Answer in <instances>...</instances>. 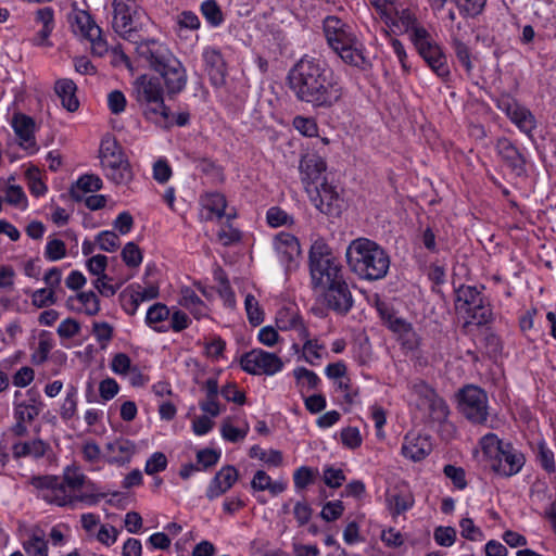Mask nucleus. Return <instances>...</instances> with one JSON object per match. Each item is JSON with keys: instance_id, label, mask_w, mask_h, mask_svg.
<instances>
[{"instance_id": "nucleus-4", "label": "nucleus", "mask_w": 556, "mask_h": 556, "mask_svg": "<svg viewBox=\"0 0 556 556\" xmlns=\"http://www.w3.org/2000/svg\"><path fill=\"white\" fill-rule=\"evenodd\" d=\"M323 30L328 47L345 64L363 71L370 67V61L364 54L363 43L349 23L338 16L329 15L323 22Z\"/></svg>"}, {"instance_id": "nucleus-51", "label": "nucleus", "mask_w": 556, "mask_h": 556, "mask_svg": "<svg viewBox=\"0 0 556 556\" xmlns=\"http://www.w3.org/2000/svg\"><path fill=\"white\" fill-rule=\"evenodd\" d=\"M293 376L296 379L298 384L301 388H306L307 391L315 390L320 379L319 377L312 370L305 367H298L293 370Z\"/></svg>"}, {"instance_id": "nucleus-13", "label": "nucleus", "mask_w": 556, "mask_h": 556, "mask_svg": "<svg viewBox=\"0 0 556 556\" xmlns=\"http://www.w3.org/2000/svg\"><path fill=\"white\" fill-rule=\"evenodd\" d=\"M307 195L312 204L321 214L330 217H338L343 211L344 200L338 190V187L328 180L317 187L311 188Z\"/></svg>"}, {"instance_id": "nucleus-1", "label": "nucleus", "mask_w": 556, "mask_h": 556, "mask_svg": "<svg viewBox=\"0 0 556 556\" xmlns=\"http://www.w3.org/2000/svg\"><path fill=\"white\" fill-rule=\"evenodd\" d=\"M287 79L295 98L314 109H331L344 94L333 71L323 61L307 55L291 67Z\"/></svg>"}, {"instance_id": "nucleus-26", "label": "nucleus", "mask_w": 556, "mask_h": 556, "mask_svg": "<svg viewBox=\"0 0 556 556\" xmlns=\"http://www.w3.org/2000/svg\"><path fill=\"white\" fill-rule=\"evenodd\" d=\"M388 27H390L393 31L400 33H408L409 39L413 42V37L416 29L425 28L417 22L415 14L407 9L402 11H396L394 8L392 10V17L389 22H384Z\"/></svg>"}, {"instance_id": "nucleus-43", "label": "nucleus", "mask_w": 556, "mask_h": 556, "mask_svg": "<svg viewBox=\"0 0 556 556\" xmlns=\"http://www.w3.org/2000/svg\"><path fill=\"white\" fill-rule=\"evenodd\" d=\"M76 494L88 483L87 477L74 465L66 466L60 477Z\"/></svg>"}, {"instance_id": "nucleus-53", "label": "nucleus", "mask_w": 556, "mask_h": 556, "mask_svg": "<svg viewBox=\"0 0 556 556\" xmlns=\"http://www.w3.org/2000/svg\"><path fill=\"white\" fill-rule=\"evenodd\" d=\"M190 323L191 320L186 313L178 308H173L170 309L169 318L167 320V324L165 325L166 332H168L169 330L174 332H180L187 329Z\"/></svg>"}, {"instance_id": "nucleus-62", "label": "nucleus", "mask_w": 556, "mask_h": 556, "mask_svg": "<svg viewBox=\"0 0 556 556\" xmlns=\"http://www.w3.org/2000/svg\"><path fill=\"white\" fill-rule=\"evenodd\" d=\"M294 128L306 137L317 136L318 126L314 118L296 116L293 119Z\"/></svg>"}, {"instance_id": "nucleus-38", "label": "nucleus", "mask_w": 556, "mask_h": 556, "mask_svg": "<svg viewBox=\"0 0 556 556\" xmlns=\"http://www.w3.org/2000/svg\"><path fill=\"white\" fill-rule=\"evenodd\" d=\"M106 450L110 454V462L114 464H124L129 462L134 452L135 445L126 439H116L106 444Z\"/></svg>"}, {"instance_id": "nucleus-17", "label": "nucleus", "mask_w": 556, "mask_h": 556, "mask_svg": "<svg viewBox=\"0 0 556 556\" xmlns=\"http://www.w3.org/2000/svg\"><path fill=\"white\" fill-rule=\"evenodd\" d=\"M40 393L37 389L30 388L25 392L16 391L13 401L14 419L33 422L43 409Z\"/></svg>"}, {"instance_id": "nucleus-60", "label": "nucleus", "mask_w": 556, "mask_h": 556, "mask_svg": "<svg viewBox=\"0 0 556 556\" xmlns=\"http://www.w3.org/2000/svg\"><path fill=\"white\" fill-rule=\"evenodd\" d=\"M244 306L248 314L249 321L257 326L263 321V312L260 308L258 301L254 295L248 294L244 300Z\"/></svg>"}, {"instance_id": "nucleus-30", "label": "nucleus", "mask_w": 556, "mask_h": 556, "mask_svg": "<svg viewBox=\"0 0 556 556\" xmlns=\"http://www.w3.org/2000/svg\"><path fill=\"white\" fill-rule=\"evenodd\" d=\"M35 22L40 28L38 29L33 41L36 46H51L49 37L54 28V11L52 8L45 7L37 10Z\"/></svg>"}, {"instance_id": "nucleus-28", "label": "nucleus", "mask_w": 556, "mask_h": 556, "mask_svg": "<svg viewBox=\"0 0 556 556\" xmlns=\"http://www.w3.org/2000/svg\"><path fill=\"white\" fill-rule=\"evenodd\" d=\"M376 308L381 319L390 330L402 336L414 334L412 324L406 319L399 317L386 302L377 299Z\"/></svg>"}, {"instance_id": "nucleus-42", "label": "nucleus", "mask_w": 556, "mask_h": 556, "mask_svg": "<svg viewBox=\"0 0 556 556\" xmlns=\"http://www.w3.org/2000/svg\"><path fill=\"white\" fill-rule=\"evenodd\" d=\"M23 548L28 556H48V542L43 532L34 531L29 539L23 542Z\"/></svg>"}, {"instance_id": "nucleus-6", "label": "nucleus", "mask_w": 556, "mask_h": 556, "mask_svg": "<svg viewBox=\"0 0 556 556\" xmlns=\"http://www.w3.org/2000/svg\"><path fill=\"white\" fill-rule=\"evenodd\" d=\"M165 85L156 76L140 75L132 83V97L144 117L154 123H165L169 108L164 102Z\"/></svg>"}, {"instance_id": "nucleus-50", "label": "nucleus", "mask_w": 556, "mask_h": 556, "mask_svg": "<svg viewBox=\"0 0 556 556\" xmlns=\"http://www.w3.org/2000/svg\"><path fill=\"white\" fill-rule=\"evenodd\" d=\"M249 429L250 428L248 424H245L242 428H237L230 422L229 419H225L220 426V433L224 440L236 443L242 441L247 437Z\"/></svg>"}, {"instance_id": "nucleus-18", "label": "nucleus", "mask_w": 556, "mask_h": 556, "mask_svg": "<svg viewBox=\"0 0 556 556\" xmlns=\"http://www.w3.org/2000/svg\"><path fill=\"white\" fill-rule=\"evenodd\" d=\"M301 181L305 192L309 193L311 188L327 181L326 170L327 164L325 160L317 154H306L300 161Z\"/></svg>"}, {"instance_id": "nucleus-44", "label": "nucleus", "mask_w": 556, "mask_h": 556, "mask_svg": "<svg viewBox=\"0 0 556 556\" xmlns=\"http://www.w3.org/2000/svg\"><path fill=\"white\" fill-rule=\"evenodd\" d=\"M465 315L467 317V323L479 326L489 324L493 316L490 305L485 304L483 300L479 305L473 306L472 309Z\"/></svg>"}, {"instance_id": "nucleus-56", "label": "nucleus", "mask_w": 556, "mask_h": 556, "mask_svg": "<svg viewBox=\"0 0 556 556\" xmlns=\"http://www.w3.org/2000/svg\"><path fill=\"white\" fill-rule=\"evenodd\" d=\"M96 242L99 244V248L105 252H114L121 245L118 235L110 230L101 231L97 236Z\"/></svg>"}, {"instance_id": "nucleus-10", "label": "nucleus", "mask_w": 556, "mask_h": 556, "mask_svg": "<svg viewBox=\"0 0 556 556\" xmlns=\"http://www.w3.org/2000/svg\"><path fill=\"white\" fill-rule=\"evenodd\" d=\"M413 45L431 71L442 80L451 75L447 59L441 46L433 39L426 28L415 30Z\"/></svg>"}, {"instance_id": "nucleus-55", "label": "nucleus", "mask_w": 556, "mask_h": 556, "mask_svg": "<svg viewBox=\"0 0 556 556\" xmlns=\"http://www.w3.org/2000/svg\"><path fill=\"white\" fill-rule=\"evenodd\" d=\"M30 298L31 304L38 308L47 307L58 302L56 293L47 288L35 290Z\"/></svg>"}, {"instance_id": "nucleus-63", "label": "nucleus", "mask_w": 556, "mask_h": 556, "mask_svg": "<svg viewBox=\"0 0 556 556\" xmlns=\"http://www.w3.org/2000/svg\"><path fill=\"white\" fill-rule=\"evenodd\" d=\"M266 219L269 226L280 227L292 223V217L280 207L274 206L267 211Z\"/></svg>"}, {"instance_id": "nucleus-20", "label": "nucleus", "mask_w": 556, "mask_h": 556, "mask_svg": "<svg viewBox=\"0 0 556 556\" xmlns=\"http://www.w3.org/2000/svg\"><path fill=\"white\" fill-rule=\"evenodd\" d=\"M414 390L420 397V404L429 410V416L433 421L441 424L447 419L450 415L448 406L432 388L426 383H419L415 384Z\"/></svg>"}, {"instance_id": "nucleus-40", "label": "nucleus", "mask_w": 556, "mask_h": 556, "mask_svg": "<svg viewBox=\"0 0 556 556\" xmlns=\"http://www.w3.org/2000/svg\"><path fill=\"white\" fill-rule=\"evenodd\" d=\"M125 294H129L131 302L137 304L156 299L160 294V289L154 283H150L144 288L140 285H130L122 292L121 296Z\"/></svg>"}, {"instance_id": "nucleus-3", "label": "nucleus", "mask_w": 556, "mask_h": 556, "mask_svg": "<svg viewBox=\"0 0 556 556\" xmlns=\"http://www.w3.org/2000/svg\"><path fill=\"white\" fill-rule=\"evenodd\" d=\"M345 258L350 270L362 280H380L390 268L386 250L367 238L352 240L346 248Z\"/></svg>"}, {"instance_id": "nucleus-36", "label": "nucleus", "mask_w": 556, "mask_h": 556, "mask_svg": "<svg viewBox=\"0 0 556 556\" xmlns=\"http://www.w3.org/2000/svg\"><path fill=\"white\" fill-rule=\"evenodd\" d=\"M170 315V308L163 303L152 304L146 314V324L156 332L165 333L167 320Z\"/></svg>"}, {"instance_id": "nucleus-15", "label": "nucleus", "mask_w": 556, "mask_h": 556, "mask_svg": "<svg viewBox=\"0 0 556 556\" xmlns=\"http://www.w3.org/2000/svg\"><path fill=\"white\" fill-rule=\"evenodd\" d=\"M496 108L504 112L520 131L530 135L536 128V119L529 109L521 105L508 93H502L496 100Z\"/></svg>"}, {"instance_id": "nucleus-33", "label": "nucleus", "mask_w": 556, "mask_h": 556, "mask_svg": "<svg viewBox=\"0 0 556 556\" xmlns=\"http://www.w3.org/2000/svg\"><path fill=\"white\" fill-rule=\"evenodd\" d=\"M179 305L188 309L195 319H201L208 315L207 305L200 299L195 291L189 287L180 290Z\"/></svg>"}, {"instance_id": "nucleus-46", "label": "nucleus", "mask_w": 556, "mask_h": 556, "mask_svg": "<svg viewBox=\"0 0 556 556\" xmlns=\"http://www.w3.org/2000/svg\"><path fill=\"white\" fill-rule=\"evenodd\" d=\"M536 462L547 473H554L556 471L554 452L544 441L538 443Z\"/></svg>"}, {"instance_id": "nucleus-35", "label": "nucleus", "mask_w": 556, "mask_h": 556, "mask_svg": "<svg viewBox=\"0 0 556 556\" xmlns=\"http://www.w3.org/2000/svg\"><path fill=\"white\" fill-rule=\"evenodd\" d=\"M103 186L102 179L94 174H85L80 176L70 189L71 197L76 201H81L86 193L96 192Z\"/></svg>"}, {"instance_id": "nucleus-61", "label": "nucleus", "mask_w": 556, "mask_h": 556, "mask_svg": "<svg viewBox=\"0 0 556 556\" xmlns=\"http://www.w3.org/2000/svg\"><path fill=\"white\" fill-rule=\"evenodd\" d=\"M77 410V390L72 388L61 406L60 415L64 420H70L74 417Z\"/></svg>"}, {"instance_id": "nucleus-11", "label": "nucleus", "mask_w": 556, "mask_h": 556, "mask_svg": "<svg viewBox=\"0 0 556 556\" xmlns=\"http://www.w3.org/2000/svg\"><path fill=\"white\" fill-rule=\"evenodd\" d=\"M31 485L39 490V496L43 501L56 506H72L85 500L84 496L73 492L66 483L56 476L33 477Z\"/></svg>"}, {"instance_id": "nucleus-49", "label": "nucleus", "mask_w": 556, "mask_h": 556, "mask_svg": "<svg viewBox=\"0 0 556 556\" xmlns=\"http://www.w3.org/2000/svg\"><path fill=\"white\" fill-rule=\"evenodd\" d=\"M452 47L459 63L467 73L472 70L471 53L468 46L456 35L452 36Z\"/></svg>"}, {"instance_id": "nucleus-23", "label": "nucleus", "mask_w": 556, "mask_h": 556, "mask_svg": "<svg viewBox=\"0 0 556 556\" xmlns=\"http://www.w3.org/2000/svg\"><path fill=\"white\" fill-rule=\"evenodd\" d=\"M497 154L517 175L526 172V159L523 154L507 138H500L496 142Z\"/></svg>"}, {"instance_id": "nucleus-29", "label": "nucleus", "mask_w": 556, "mask_h": 556, "mask_svg": "<svg viewBox=\"0 0 556 556\" xmlns=\"http://www.w3.org/2000/svg\"><path fill=\"white\" fill-rule=\"evenodd\" d=\"M12 455L15 459L31 457L39 459L50 450V444L40 438L29 441H16L12 444Z\"/></svg>"}, {"instance_id": "nucleus-47", "label": "nucleus", "mask_w": 556, "mask_h": 556, "mask_svg": "<svg viewBox=\"0 0 556 556\" xmlns=\"http://www.w3.org/2000/svg\"><path fill=\"white\" fill-rule=\"evenodd\" d=\"M201 13L212 27H218L224 22V15L215 0H206L201 4Z\"/></svg>"}, {"instance_id": "nucleus-52", "label": "nucleus", "mask_w": 556, "mask_h": 556, "mask_svg": "<svg viewBox=\"0 0 556 556\" xmlns=\"http://www.w3.org/2000/svg\"><path fill=\"white\" fill-rule=\"evenodd\" d=\"M507 442L498 439L494 433H488L480 440V445L485 457L491 460Z\"/></svg>"}, {"instance_id": "nucleus-22", "label": "nucleus", "mask_w": 556, "mask_h": 556, "mask_svg": "<svg viewBox=\"0 0 556 556\" xmlns=\"http://www.w3.org/2000/svg\"><path fill=\"white\" fill-rule=\"evenodd\" d=\"M432 444L428 437L408 432L402 444V455L413 462H419L430 454Z\"/></svg>"}, {"instance_id": "nucleus-57", "label": "nucleus", "mask_w": 556, "mask_h": 556, "mask_svg": "<svg viewBox=\"0 0 556 556\" xmlns=\"http://www.w3.org/2000/svg\"><path fill=\"white\" fill-rule=\"evenodd\" d=\"M76 298L83 305L84 312L87 315L93 316L99 313L100 301L93 291L80 292Z\"/></svg>"}, {"instance_id": "nucleus-32", "label": "nucleus", "mask_w": 556, "mask_h": 556, "mask_svg": "<svg viewBox=\"0 0 556 556\" xmlns=\"http://www.w3.org/2000/svg\"><path fill=\"white\" fill-rule=\"evenodd\" d=\"M482 300L481 291L475 286L460 285L455 289V308L459 314L469 313Z\"/></svg>"}, {"instance_id": "nucleus-31", "label": "nucleus", "mask_w": 556, "mask_h": 556, "mask_svg": "<svg viewBox=\"0 0 556 556\" xmlns=\"http://www.w3.org/2000/svg\"><path fill=\"white\" fill-rule=\"evenodd\" d=\"M274 247L282 263H289L301 253L300 243L295 236L288 232H280L275 237Z\"/></svg>"}, {"instance_id": "nucleus-34", "label": "nucleus", "mask_w": 556, "mask_h": 556, "mask_svg": "<svg viewBox=\"0 0 556 556\" xmlns=\"http://www.w3.org/2000/svg\"><path fill=\"white\" fill-rule=\"evenodd\" d=\"M55 93L61 99L63 108L70 112H75L79 106V101L76 97V84L68 78H62L55 81Z\"/></svg>"}, {"instance_id": "nucleus-48", "label": "nucleus", "mask_w": 556, "mask_h": 556, "mask_svg": "<svg viewBox=\"0 0 556 556\" xmlns=\"http://www.w3.org/2000/svg\"><path fill=\"white\" fill-rule=\"evenodd\" d=\"M300 319L301 317L295 309L283 307L277 312L276 326L282 331L293 330L299 325Z\"/></svg>"}, {"instance_id": "nucleus-7", "label": "nucleus", "mask_w": 556, "mask_h": 556, "mask_svg": "<svg viewBox=\"0 0 556 556\" xmlns=\"http://www.w3.org/2000/svg\"><path fill=\"white\" fill-rule=\"evenodd\" d=\"M99 157L108 179L116 185H127L132 179V172L123 148L117 140L106 134L100 144Z\"/></svg>"}, {"instance_id": "nucleus-24", "label": "nucleus", "mask_w": 556, "mask_h": 556, "mask_svg": "<svg viewBox=\"0 0 556 556\" xmlns=\"http://www.w3.org/2000/svg\"><path fill=\"white\" fill-rule=\"evenodd\" d=\"M199 203L202 207L201 217L205 220L219 219L225 215L227 201L220 192H205L200 197Z\"/></svg>"}, {"instance_id": "nucleus-59", "label": "nucleus", "mask_w": 556, "mask_h": 556, "mask_svg": "<svg viewBox=\"0 0 556 556\" xmlns=\"http://www.w3.org/2000/svg\"><path fill=\"white\" fill-rule=\"evenodd\" d=\"M66 256L65 243L60 239H50L47 242L45 257L51 262L62 260Z\"/></svg>"}, {"instance_id": "nucleus-14", "label": "nucleus", "mask_w": 556, "mask_h": 556, "mask_svg": "<svg viewBox=\"0 0 556 556\" xmlns=\"http://www.w3.org/2000/svg\"><path fill=\"white\" fill-rule=\"evenodd\" d=\"M240 365L248 374L273 376L282 369L283 363L274 353L254 349L241 356Z\"/></svg>"}, {"instance_id": "nucleus-19", "label": "nucleus", "mask_w": 556, "mask_h": 556, "mask_svg": "<svg viewBox=\"0 0 556 556\" xmlns=\"http://www.w3.org/2000/svg\"><path fill=\"white\" fill-rule=\"evenodd\" d=\"M326 306L339 315L348 314L354 303L352 293L345 279L320 292Z\"/></svg>"}, {"instance_id": "nucleus-37", "label": "nucleus", "mask_w": 556, "mask_h": 556, "mask_svg": "<svg viewBox=\"0 0 556 556\" xmlns=\"http://www.w3.org/2000/svg\"><path fill=\"white\" fill-rule=\"evenodd\" d=\"M447 0H429V3L433 10H442ZM453 2L459 12L465 16H477L479 15L486 3V0H450Z\"/></svg>"}, {"instance_id": "nucleus-8", "label": "nucleus", "mask_w": 556, "mask_h": 556, "mask_svg": "<svg viewBox=\"0 0 556 556\" xmlns=\"http://www.w3.org/2000/svg\"><path fill=\"white\" fill-rule=\"evenodd\" d=\"M113 29L124 39L131 41L149 22L144 10L137 0H113Z\"/></svg>"}, {"instance_id": "nucleus-27", "label": "nucleus", "mask_w": 556, "mask_h": 556, "mask_svg": "<svg viewBox=\"0 0 556 556\" xmlns=\"http://www.w3.org/2000/svg\"><path fill=\"white\" fill-rule=\"evenodd\" d=\"M12 127L20 139V144L26 150L34 151L36 149L35 121L25 114H15L12 118Z\"/></svg>"}, {"instance_id": "nucleus-12", "label": "nucleus", "mask_w": 556, "mask_h": 556, "mask_svg": "<svg viewBox=\"0 0 556 556\" xmlns=\"http://www.w3.org/2000/svg\"><path fill=\"white\" fill-rule=\"evenodd\" d=\"M459 412L473 424H483L486 421L488 395L479 387L466 386L458 393Z\"/></svg>"}, {"instance_id": "nucleus-9", "label": "nucleus", "mask_w": 556, "mask_h": 556, "mask_svg": "<svg viewBox=\"0 0 556 556\" xmlns=\"http://www.w3.org/2000/svg\"><path fill=\"white\" fill-rule=\"evenodd\" d=\"M67 22L76 37L90 43L92 54L102 56L108 52L109 47L102 29L88 11L73 8L67 15Z\"/></svg>"}, {"instance_id": "nucleus-25", "label": "nucleus", "mask_w": 556, "mask_h": 556, "mask_svg": "<svg viewBox=\"0 0 556 556\" xmlns=\"http://www.w3.org/2000/svg\"><path fill=\"white\" fill-rule=\"evenodd\" d=\"M202 58L212 83L215 86L222 85L226 73V63L222 52L217 48L206 47L202 52Z\"/></svg>"}, {"instance_id": "nucleus-64", "label": "nucleus", "mask_w": 556, "mask_h": 556, "mask_svg": "<svg viewBox=\"0 0 556 556\" xmlns=\"http://www.w3.org/2000/svg\"><path fill=\"white\" fill-rule=\"evenodd\" d=\"M167 467V458L162 452H155L147 460L144 471L148 475H154L165 470Z\"/></svg>"}, {"instance_id": "nucleus-39", "label": "nucleus", "mask_w": 556, "mask_h": 556, "mask_svg": "<svg viewBox=\"0 0 556 556\" xmlns=\"http://www.w3.org/2000/svg\"><path fill=\"white\" fill-rule=\"evenodd\" d=\"M388 507L393 516H399L409 510L415 504L413 493L407 490H399L387 497Z\"/></svg>"}, {"instance_id": "nucleus-41", "label": "nucleus", "mask_w": 556, "mask_h": 556, "mask_svg": "<svg viewBox=\"0 0 556 556\" xmlns=\"http://www.w3.org/2000/svg\"><path fill=\"white\" fill-rule=\"evenodd\" d=\"M129 279L130 276L114 278L103 275L96 278L92 285L102 296L111 298L115 295L117 290Z\"/></svg>"}, {"instance_id": "nucleus-5", "label": "nucleus", "mask_w": 556, "mask_h": 556, "mask_svg": "<svg viewBox=\"0 0 556 556\" xmlns=\"http://www.w3.org/2000/svg\"><path fill=\"white\" fill-rule=\"evenodd\" d=\"M311 285L315 292L345 279L340 261L333 255L331 248L324 239L313 242L308 253Z\"/></svg>"}, {"instance_id": "nucleus-54", "label": "nucleus", "mask_w": 556, "mask_h": 556, "mask_svg": "<svg viewBox=\"0 0 556 556\" xmlns=\"http://www.w3.org/2000/svg\"><path fill=\"white\" fill-rule=\"evenodd\" d=\"M53 349V340L49 332H41L39 336L38 348L33 355L36 364H43L49 356V353Z\"/></svg>"}, {"instance_id": "nucleus-16", "label": "nucleus", "mask_w": 556, "mask_h": 556, "mask_svg": "<svg viewBox=\"0 0 556 556\" xmlns=\"http://www.w3.org/2000/svg\"><path fill=\"white\" fill-rule=\"evenodd\" d=\"M489 462L491 469L497 476L509 478L521 471L526 464V457L520 450L507 442Z\"/></svg>"}, {"instance_id": "nucleus-58", "label": "nucleus", "mask_w": 556, "mask_h": 556, "mask_svg": "<svg viewBox=\"0 0 556 556\" xmlns=\"http://www.w3.org/2000/svg\"><path fill=\"white\" fill-rule=\"evenodd\" d=\"M122 258L128 267H138L142 262V253L137 244L128 242L122 250Z\"/></svg>"}, {"instance_id": "nucleus-45", "label": "nucleus", "mask_w": 556, "mask_h": 556, "mask_svg": "<svg viewBox=\"0 0 556 556\" xmlns=\"http://www.w3.org/2000/svg\"><path fill=\"white\" fill-rule=\"evenodd\" d=\"M250 456L257 458L268 466L279 467L282 464V453L278 450H264L257 445H254L250 450Z\"/></svg>"}, {"instance_id": "nucleus-2", "label": "nucleus", "mask_w": 556, "mask_h": 556, "mask_svg": "<svg viewBox=\"0 0 556 556\" xmlns=\"http://www.w3.org/2000/svg\"><path fill=\"white\" fill-rule=\"evenodd\" d=\"M135 45L136 59L142 66L160 74L168 97L180 93L187 86V70L164 41L138 36Z\"/></svg>"}, {"instance_id": "nucleus-21", "label": "nucleus", "mask_w": 556, "mask_h": 556, "mask_svg": "<svg viewBox=\"0 0 556 556\" xmlns=\"http://www.w3.org/2000/svg\"><path fill=\"white\" fill-rule=\"evenodd\" d=\"M239 473L233 466H225L220 468L211 480L206 489V497L213 501L225 494L238 480Z\"/></svg>"}]
</instances>
